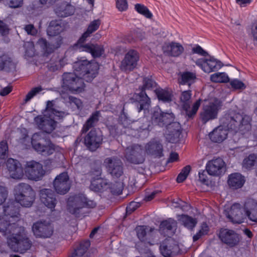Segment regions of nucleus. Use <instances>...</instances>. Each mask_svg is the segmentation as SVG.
Listing matches in <instances>:
<instances>
[{
    "label": "nucleus",
    "instance_id": "20",
    "mask_svg": "<svg viewBox=\"0 0 257 257\" xmlns=\"http://www.w3.org/2000/svg\"><path fill=\"white\" fill-rule=\"evenodd\" d=\"M195 63L204 72L208 73L216 71L222 66V64L220 61L213 57L209 59H198L196 61Z\"/></svg>",
    "mask_w": 257,
    "mask_h": 257
},
{
    "label": "nucleus",
    "instance_id": "58",
    "mask_svg": "<svg viewBox=\"0 0 257 257\" xmlns=\"http://www.w3.org/2000/svg\"><path fill=\"white\" fill-rule=\"evenodd\" d=\"M5 2L10 8H17L22 7L23 0H5Z\"/></svg>",
    "mask_w": 257,
    "mask_h": 257
},
{
    "label": "nucleus",
    "instance_id": "4",
    "mask_svg": "<svg viewBox=\"0 0 257 257\" xmlns=\"http://www.w3.org/2000/svg\"><path fill=\"white\" fill-rule=\"evenodd\" d=\"M100 24V22L99 20H94L89 24L86 31L79 38L75 46L79 52L90 53L94 58L99 57L102 55L104 49L102 46L89 43L83 44L86 38L99 28Z\"/></svg>",
    "mask_w": 257,
    "mask_h": 257
},
{
    "label": "nucleus",
    "instance_id": "60",
    "mask_svg": "<svg viewBox=\"0 0 257 257\" xmlns=\"http://www.w3.org/2000/svg\"><path fill=\"white\" fill-rule=\"evenodd\" d=\"M8 194L6 188L0 186V205L6 201L8 197Z\"/></svg>",
    "mask_w": 257,
    "mask_h": 257
},
{
    "label": "nucleus",
    "instance_id": "2",
    "mask_svg": "<svg viewBox=\"0 0 257 257\" xmlns=\"http://www.w3.org/2000/svg\"><path fill=\"white\" fill-rule=\"evenodd\" d=\"M65 112L56 110L53 102L48 101L45 114L36 116L34 121L40 130L50 134L56 127L57 122L54 119L63 118Z\"/></svg>",
    "mask_w": 257,
    "mask_h": 257
},
{
    "label": "nucleus",
    "instance_id": "42",
    "mask_svg": "<svg viewBox=\"0 0 257 257\" xmlns=\"http://www.w3.org/2000/svg\"><path fill=\"white\" fill-rule=\"evenodd\" d=\"M196 79V75L195 73L186 71L181 74L179 83L182 85L186 84L190 86L195 82Z\"/></svg>",
    "mask_w": 257,
    "mask_h": 257
},
{
    "label": "nucleus",
    "instance_id": "3",
    "mask_svg": "<svg viewBox=\"0 0 257 257\" xmlns=\"http://www.w3.org/2000/svg\"><path fill=\"white\" fill-rule=\"evenodd\" d=\"M221 121L231 130L238 132L241 134H244L251 130L252 117L245 113L241 114L229 111L221 117Z\"/></svg>",
    "mask_w": 257,
    "mask_h": 257
},
{
    "label": "nucleus",
    "instance_id": "52",
    "mask_svg": "<svg viewBox=\"0 0 257 257\" xmlns=\"http://www.w3.org/2000/svg\"><path fill=\"white\" fill-rule=\"evenodd\" d=\"M26 49L25 55L29 57H32L35 54V47L34 43L32 42H27L24 44Z\"/></svg>",
    "mask_w": 257,
    "mask_h": 257
},
{
    "label": "nucleus",
    "instance_id": "10",
    "mask_svg": "<svg viewBox=\"0 0 257 257\" xmlns=\"http://www.w3.org/2000/svg\"><path fill=\"white\" fill-rule=\"evenodd\" d=\"M81 76L72 73H65L62 76V86L73 93H79L84 91L85 84Z\"/></svg>",
    "mask_w": 257,
    "mask_h": 257
},
{
    "label": "nucleus",
    "instance_id": "41",
    "mask_svg": "<svg viewBox=\"0 0 257 257\" xmlns=\"http://www.w3.org/2000/svg\"><path fill=\"white\" fill-rule=\"evenodd\" d=\"M178 220L184 227L190 230H192L197 224V221L195 218L187 215H178Z\"/></svg>",
    "mask_w": 257,
    "mask_h": 257
},
{
    "label": "nucleus",
    "instance_id": "57",
    "mask_svg": "<svg viewBox=\"0 0 257 257\" xmlns=\"http://www.w3.org/2000/svg\"><path fill=\"white\" fill-rule=\"evenodd\" d=\"M191 52L192 54H197L203 56H206L208 54L207 52L198 44L193 46Z\"/></svg>",
    "mask_w": 257,
    "mask_h": 257
},
{
    "label": "nucleus",
    "instance_id": "22",
    "mask_svg": "<svg viewBox=\"0 0 257 257\" xmlns=\"http://www.w3.org/2000/svg\"><path fill=\"white\" fill-rule=\"evenodd\" d=\"M104 164L112 176L118 178L123 174L122 164L120 160L115 157L107 158L105 159Z\"/></svg>",
    "mask_w": 257,
    "mask_h": 257
},
{
    "label": "nucleus",
    "instance_id": "40",
    "mask_svg": "<svg viewBox=\"0 0 257 257\" xmlns=\"http://www.w3.org/2000/svg\"><path fill=\"white\" fill-rule=\"evenodd\" d=\"M173 240L171 238H167L163 241L160 246V250L161 254L165 257H171L172 250L174 246L171 244Z\"/></svg>",
    "mask_w": 257,
    "mask_h": 257
},
{
    "label": "nucleus",
    "instance_id": "5",
    "mask_svg": "<svg viewBox=\"0 0 257 257\" xmlns=\"http://www.w3.org/2000/svg\"><path fill=\"white\" fill-rule=\"evenodd\" d=\"M174 115L171 112H165L160 108H156L152 115V123L160 126H166L168 131L173 135H178L180 126L177 122H174Z\"/></svg>",
    "mask_w": 257,
    "mask_h": 257
},
{
    "label": "nucleus",
    "instance_id": "47",
    "mask_svg": "<svg viewBox=\"0 0 257 257\" xmlns=\"http://www.w3.org/2000/svg\"><path fill=\"white\" fill-rule=\"evenodd\" d=\"M13 66L11 59L7 55H4L0 57V69L9 70Z\"/></svg>",
    "mask_w": 257,
    "mask_h": 257
},
{
    "label": "nucleus",
    "instance_id": "43",
    "mask_svg": "<svg viewBox=\"0 0 257 257\" xmlns=\"http://www.w3.org/2000/svg\"><path fill=\"white\" fill-rule=\"evenodd\" d=\"M256 164H257V155L252 154L244 158L242 162V167L249 170Z\"/></svg>",
    "mask_w": 257,
    "mask_h": 257
},
{
    "label": "nucleus",
    "instance_id": "30",
    "mask_svg": "<svg viewBox=\"0 0 257 257\" xmlns=\"http://www.w3.org/2000/svg\"><path fill=\"white\" fill-rule=\"evenodd\" d=\"M177 227V221L174 219L169 218L161 222L159 231L164 236L171 237L175 233Z\"/></svg>",
    "mask_w": 257,
    "mask_h": 257
},
{
    "label": "nucleus",
    "instance_id": "56",
    "mask_svg": "<svg viewBox=\"0 0 257 257\" xmlns=\"http://www.w3.org/2000/svg\"><path fill=\"white\" fill-rule=\"evenodd\" d=\"M42 90L41 87H37L33 88L26 95L25 99L26 102L30 101L37 94L39 93Z\"/></svg>",
    "mask_w": 257,
    "mask_h": 257
},
{
    "label": "nucleus",
    "instance_id": "31",
    "mask_svg": "<svg viewBox=\"0 0 257 257\" xmlns=\"http://www.w3.org/2000/svg\"><path fill=\"white\" fill-rule=\"evenodd\" d=\"M243 210L244 215L252 221L257 222V201L252 199H247L244 203Z\"/></svg>",
    "mask_w": 257,
    "mask_h": 257
},
{
    "label": "nucleus",
    "instance_id": "19",
    "mask_svg": "<svg viewBox=\"0 0 257 257\" xmlns=\"http://www.w3.org/2000/svg\"><path fill=\"white\" fill-rule=\"evenodd\" d=\"M32 231L36 237L49 238L53 232L51 224L46 221H37L32 226Z\"/></svg>",
    "mask_w": 257,
    "mask_h": 257
},
{
    "label": "nucleus",
    "instance_id": "21",
    "mask_svg": "<svg viewBox=\"0 0 257 257\" xmlns=\"http://www.w3.org/2000/svg\"><path fill=\"white\" fill-rule=\"evenodd\" d=\"M40 136L37 133L34 134L32 137L31 144L34 149L43 156L52 154L55 150V145L51 142H49L46 145H43L37 142Z\"/></svg>",
    "mask_w": 257,
    "mask_h": 257
},
{
    "label": "nucleus",
    "instance_id": "64",
    "mask_svg": "<svg viewBox=\"0 0 257 257\" xmlns=\"http://www.w3.org/2000/svg\"><path fill=\"white\" fill-rule=\"evenodd\" d=\"M120 121L121 122V125L124 127H128L132 123L131 120L128 119L125 116L124 117L121 116Z\"/></svg>",
    "mask_w": 257,
    "mask_h": 257
},
{
    "label": "nucleus",
    "instance_id": "62",
    "mask_svg": "<svg viewBox=\"0 0 257 257\" xmlns=\"http://www.w3.org/2000/svg\"><path fill=\"white\" fill-rule=\"evenodd\" d=\"M139 207V204L136 202H132L126 208V211L128 213H131L132 212L135 211L137 208Z\"/></svg>",
    "mask_w": 257,
    "mask_h": 257
},
{
    "label": "nucleus",
    "instance_id": "27",
    "mask_svg": "<svg viewBox=\"0 0 257 257\" xmlns=\"http://www.w3.org/2000/svg\"><path fill=\"white\" fill-rule=\"evenodd\" d=\"M6 166L10 176L14 179H20L24 175L23 169L20 163L17 160L9 159Z\"/></svg>",
    "mask_w": 257,
    "mask_h": 257
},
{
    "label": "nucleus",
    "instance_id": "26",
    "mask_svg": "<svg viewBox=\"0 0 257 257\" xmlns=\"http://www.w3.org/2000/svg\"><path fill=\"white\" fill-rule=\"evenodd\" d=\"M219 238L222 242L230 246H234L238 244L239 237L238 234L232 230L221 229Z\"/></svg>",
    "mask_w": 257,
    "mask_h": 257
},
{
    "label": "nucleus",
    "instance_id": "36",
    "mask_svg": "<svg viewBox=\"0 0 257 257\" xmlns=\"http://www.w3.org/2000/svg\"><path fill=\"white\" fill-rule=\"evenodd\" d=\"M245 181L244 177L238 173L231 174L228 176V185L234 189L241 188L244 185Z\"/></svg>",
    "mask_w": 257,
    "mask_h": 257
},
{
    "label": "nucleus",
    "instance_id": "46",
    "mask_svg": "<svg viewBox=\"0 0 257 257\" xmlns=\"http://www.w3.org/2000/svg\"><path fill=\"white\" fill-rule=\"evenodd\" d=\"M135 9L139 14L143 15L147 18L151 19L153 17L152 13L144 5L137 4L135 6Z\"/></svg>",
    "mask_w": 257,
    "mask_h": 257
},
{
    "label": "nucleus",
    "instance_id": "24",
    "mask_svg": "<svg viewBox=\"0 0 257 257\" xmlns=\"http://www.w3.org/2000/svg\"><path fill=\"white\" fill-rule=\"evenodd\" d=\"M221 124L214 128L209 134V137L211 141L214 143H221L225 140L227 137L228 131L231 130L227 125H225L220 120Z\"/></svg>",
    "mask_w": 257,
    "mask_h": 257
},
{
    "label": "nucleus",
    "instance_id": "25",
    "mask_svg": "<svg viewBox=\"0 0 257 257\" xmlns=\"http://www.w3.org/2000/svg\"><path fill=\"white\" fill-rule=\"evenodd\" d=\"M17 201L10 200L4 206V216L19 222L20 221V206Z\"/></svg>",
    "mask_w": 257,
    "mask_h": 257
},
{
    "label": "nucleus",
    "instance_id": "39",
    "mask_svg": "<svg viewBox=\"0 0 257 257\" xmlns=\"http://www.w3.org/2000/svg\"><path fill=\"white\" fill-rule=\"evenodd\" d=\"M135 230L138 238L141 241H145L147 236L154 230V228L146 225H140L136 227Z\"/></svg>",
    "mask_w": 257,
    "mask_h": 257
},
{
    "label": "nucleus",
    "instance_id": "29",
    "mask_svg": "<svg viewBox=\"0 0 257 257\" xmlns=\"http://www.w3.org/2000/svg\"><path fill=\"white\" fill-rule=\"evenodd\" d=\"M241 205L237 203L233 204L227 214V217L234 223L240 224L243 222L244 214L242 213Z\"/></svg>",
    "mask_w": 257,
    "mask_h": 257
},
{
    "label": "nucleus",
    "instance_id": "61",
    "mask_svg": "<svg viewBox=\"0 0 257 257\" xmlns=\"http://www.w3.org/2000/svg\"><path fill=\"white\" fill-rule=\"evenodd\" d=\"M108 130L110 135L113 138L116 137L117 135L121 133V132L119 131L118 126L116 125L109 126Z\"/></svg>",
    "mask_w": 257,
    "mask_h": 257
},
{
    "label": "nucleus",
    "instance_id": "55",
    "mask_svg": "<svg viewBox=\"0 0 257 257\" xmlns=\"http://www.w3.org/2000/svg\"><path fill=\"white\" fill-rule=\"evenodd\" d=\"M231 87L234 89H244L245 88V84L240 80L234 79L230 82Z\"/></svg>",
    "mask_w": 257,
    "mask_h": 257
},
{
    "label": "nucleus",
    "instance_id": "49",
    "mask_svg": "<svg viewBox=\"0 0 257 257\" xmlns=\"http://www.w3.org/2000/svg\"><path fill=\"white\" fill-rule=\"evenodd\" d=\"M90 245V242L89 240H86L81 242L79 247L75 249L76 255H82L87 250Z\"/></svg>",
    "mask_w": 257,
    "mask_h": 257
},
{
    "label": "nucleus",
    "instance_id": "1",
    "mask_svg": "<svg viewBox=\"0 0 257 257\" xmlns=\"http://www.w3.org/2000/svg\"><path fill=\"white\" fill-rule=\"evenodd\" d=\"M10 218L0 216V232L4 235H8L7 243L10 248L15 252L21 253L29 250L32 242L28 237L24 227L20 225L18 221Z\"/></svg>",
    "mask_w": 257,
    "mask_h": 257
},
{
    "label": "nucleus",
    "instance_id": "16",
    "mask_svg": "<svg viewBox=\"0 0 257 257\" xmlns=\"http://www.w3.org/2000/svg\"><path fill=\"white\" fill-rule=\"evenodd\" d=\"M139 60L140 55L137 51L133 49L128 50L121 62L120 69L124 71L133 70L137 67Z\"/></svg>",
    "mask_w": 257,
    "mask_h": 257
},
{
    "label": "nucleus",
    "instance_id": "28",
    "mask_svg": "<svg viewBox=\"0 0 257 257\" xmlns=\"http://www.w3.org/2000/svg\"><path fill=\"white\" fill-rule=\"evenodd\" d=\"M40 195L41 202L53 211L57 203L54 191L50 189H43L40 191Z\"/></svg>",
    "mask_w": 257,
    "mask_h": 257
},
{
    "label": "nucleus",
    "instance_id": "44",
    "mask_svg": "<svg viewBox=\"0 0 257 257\" xmlns=\"http://www.w3.org/2000/svg\"><path fill=\"white\" fill-rule=\"evenodd\" d=\"M210 80L215 83H226L229 80L228 75L224 72H217L210 76Z\"/></svg>",
    "mask_w": 257,
    "mask_h": 257
},
{
    "label": "nucleus",
    "instance_id": "32",
    "mask_svg": "<svg viewBox=\"0 0 257 257\" xmlns=\"http://www.w3.org/2000/svg\"><path fill=\"white\" fill-rule=\"evenodd\" d=\"M54 10L58 17H67L72 15L75 12V9L71 4L64 2L57 4Z\"/></svg>",
    "mask_w": 257,
    "mask_h": 257
},
{
    "label": "nucleus",
    "instance_id": "11",
    "mask_svg": "<svg viewBox=\"0 0 257 257\" xmlns=\"http://www.w3.org/2000/svg\"><path fill=\"white\" fill-rule=\"evenodd\" d=\"M221 106V102L217 99H215L210 101L208 104L204 105L200 114L202 122L206 123L210 120L216 119Z\"/></svg>",
    "mask_w": 257,
    "mask_h": 257
},
{
    "label": "nucleus",
    "instance_id": "63",
    "mask_svg": "<svg viewBox=\"0 0 257 257\" xmlns=\"http://www.w3.org/2000/svg\"><path fill=\"white\" fill-rule=\"evenodd\" d=\"M199 179L203 183L206 184L208 182V177L205 173V171L199 172Z\"/></svg>",
    "mask_w": 257,
    "mask_h": 257
},
{
    "label": "nucleus",
    "instance_id": "9",
    "mask_svg": "<svg viewBox=\"0 0 257 257\" xmlns=\"http://www.w3.org/2000/svg\"><path fill=\"white\" fill-rule=\"evenodd\" d=\"M14 196L15 200L20 205L25 207H30L34 201L35 193L29 184L20 183L15 187Z\"/></svg>",
    "mask_w": 257,
    "mask_h": 257
},
{
    "label": "nucleus",
    "instance_id": "6",
    "mask_svg": "<svg viewBox=\"0 0 257 257\" xmlns=\"http://www.w3.org/2000/svg\"><path fill=\"white\" fill-rule=\"evenodd\" d=\"M96 206V203L88 199L84 194H78L71 195L67 201V210L76 217H79L83 214L82 209L84 208H93Z\"/></svg>",
    "mask_w": 257,
    "mask_h": 257
},
{
    "label": "nucleus",
    "instance_id": "59",
    "mask_svg": "<svg viewBox=\"0 0 257 257\" xmlns=\"http://www.w3.org/2000/svg\"><path fill=\"white\" fill-rule=\"evenodd\" d=\"M24 30L28 35L32 36H35L38 33L37 29L32 24L26 25Z\"/></svg>",
    "mask_w": 257,
    "mask_h": 257
},
{
    "label": "nucleus",
    "instance_id": "35",
    "mask_svg": "<svg viewBox=\"0 0 257 257\" xmlns=\"http://www.w3.org/2000/svg\"><path fill=\"white\" fill-rule=\"evenodd\" d=\"M65 28V24L62 20L52 21L47 29V33L50 36H57L63 32Z\"/></svg>",
    "mask_w": 257,
    "mask_h": 257
},
{
    "label": "nucleus",
    "instance_id": "37",
    "mask_svg": "<svg viewBox=\"0 0 257 257\" xmlns=\"http://www.w3.org/2000/svg\"><path fill=\"white\" fill-rule=\"evenodd\" d=\"M146 151L148 154L158 157H161L163 156V146L159 142H150L146 146Z\"/></svg>",
    "mask_w": 257,
    "mask_h": 257
},
{
    "label": "nucleus",
    "instance_id": "51",
    "mask_svg": "<svg viewBox=\"0 0 257 257\" xmlns=\"http://www.w3.org/2000/svg\"><path fill=\"white\" fill-rule=\"evenodd\" d=\"M191 170L189 165L184 167L178 175L176 181L178 183L183 182L187 177Z\"/></svg>",
    "mask_w": 257,
    "mask_h": 257
},
{
    "label": "nucleus",
    "instance_id": "23",
    "mask_svg": "<svg viewBox=\"0 0 257 257\" xmlns=\"http://www.w3.org/2000/svg\"><path fill=\"white\" fill-rule=\"evenodd\" d=\"M96 175L92 177L89 188L90 190L98 192L107 191L109 187V181L100 177L101 172L99 170L96 171Z\"/></svg>",
    "mask_w": 257,
    "mask_h": 257
},
{
    "label": "nucleus",
    "instance_id": "53",
    "mask_svg": "<svg viewBox=\"0 0 257 257\" xmlns=\"http://www.w3.org/2000/svg\"><path fill=\"white\" fill-rule=\"evenodd\" d=\"M249 32L254 44L257 45V20L253 21L250 25Z\"/></svg>",
    "mask_w": 257,
    "mask_h": 257
},
{
    "label": "nucleus",
    "instance_id": "45",
    "mask_svg": "<svg viewBox=\"0 0 257 257\" xmlns=\"http://www.w3.org/2000/svg\"><path fill=\"white\" fill-rule=\"evenodd\" d=\"M155 91L160 100L164 102H169L171 101V94L169 91L161 88L156 89Z\"/></svg>",
    "mask_w": 257,
    "mask_h": 257
},
{
    "label": "nucleus",
    "instance_id": "17",
    "mask_svg": "<svg viewBox=\"0 0 257 257\" xmlns=\"http://www.w3.org/2000/svg\"><path fill=\"white\" fill-rule=\"evenodd\" d=\"M143 149L139 145H134L127 147L125 151V158L130 163L139 164L145 160Z\"/></svg>",
    "mask_w": 257,
    "mask_h": 257
},
{
    "label": "nucleus",
    "instance_id": "50",
    "mask_svg": "<svg viewBox=\"0 0 257 257\" xmlns=\"http://www.w3.org/2000/svg\"><path fill=\"white\" fill-rule=\"evenodd\" d=\"M209 231V227L206 223L203 222L200 227V229L193 236V241H196L200 239L202 236L208 233Z\"/></svg>",
    "mask_w": 257,
    "mask_h": 257
},
{
    "label": "nucleus",
    "instance_id": "38",
    "mask_svg": "<svg viewBox=\"0 0 257 257\" xmlns=\"http://www.w3.org/2000/svg\"><path fill=\"white\" fill-rule=\"evenodd\" d=\"M100 116V113L99 111H96L92 113L83 125L81 131L82 133H86L90 128L93 127L98 122Z\"/></svg>",
    "mask_w": 257,
    "mask_h": 257
},
{
    "label": "nucleus",
    "instance_id": "54",
    "mask_svg": "<svg viewBox=\"0 0 257 257\" xmlns=\"http://www.w3.org/2000/svg\"><path fill=\"white\" fill-rule=\"evenodd\" d=\"M116 7L120 12L125 11L128 9V3L126 0H115Z\"/></svg>",
    "mask_w": 257,
    "mask_h": 257
},
{
    "label": "nucleus",
    "instance_id": "33",
    "mask_svg": "<svg viewBox=\"0 0 257 257\" xmlns=\"http://www.w3.org/2000/svg\"><path fill=\"white\" fill-rule=\"evenodd\" d=\"M163 50L167 55L178 57L183 53L184 48L179 43L171 42L165 44L163 47Z\"/></svg>",
    "mask_w": 257,
    "mask_h": 257
},
{
    "label": "nucleus",
    "instance_id": "12",
    "mask_svg": "<svg viewBox=\"0 0 257 257\" xmlns=\"http://www.w3.org/2000/svg\"><path fill=\"white\" fill-rule=\"evenodd\" d=\"M191 91L190 90L183 91L180 96V104L185 111L188 118L192 117L197 112L201 104V99L196 101L191 107Z\"/></svg>",
    "mask_w": 257,
    "mask_h": 257
},
{
    "label": "nucleus",
    "instance_id": "14",
    "mask_svg": "<svg viewBox=\"0 0 257 257\" xmlns=\"http://www.w3.org/2000/svg\"><path fill=\"white\" fill-rule=\"evenodd\" d=\"M205 170L208 174L211 176L220 177L226 171V164L222 159L214 158L207 162Z\"/></svg>",
    "mask_w": 257,
    "mask_h": 257
},
{
    "label": "nucleus",
    "instance_id": "13",
    "mask_svg": "<svg viewBox=\"0 0 257 257\" xmlns=\"http://www.w3.org/2000/svg\"><path fill=\"white\" fill-rule=\"evenodd\" d=\"M25 173L26 177L31 180L39 181L42 179L45 173L42 165L35 161L27 162Z\"/></svg>",
    "mask_w": 257,
    "mask_h": 257
},
{
    "label": "nucleus",
    "instance_id": "7",
    "mask_svg": "<svg viewBox=\"0 0 257 257\" xmlns=\"http://www.w3.org/2000/svg\"><path fill=\"white\" fill-rule=\"evenodd\" d=\"M157 83L151 77H145L143 79V85L139 88L140 92L134 94L132 102H138L140 106L138 107V111L142 110H148L151 103V99L146 92V90H155L157 89Z\"/></svg>",
    "mask_w": 257,
    "mask_h": 257
},
{
    "label": "nucleus",
    "instance_id": "8",
    "mask_svg": "<svg viewBox=\"0 0 257 257\" xmlns=\"http://www.w3.org/2000/svg\"><path fill=\"white\" fill-rule=\"evenodd\" d=\"M74 73L83 77L87 82L91 81L98 74L97 63H91L86 59L79 60L73 64Z\"/></svg>",
    "mask_w": 257,
    "mask_h": 257
},
{
    "label": "nucleus",
    "instance_id": "34",
    "mask_svg": "<svg viewBox=\"0 0 257 257\" xmlns=\"http://www.w3.org/2000/svg\"><path fill=\"white\" fill-rule=\"evenodd\" d=\"M62 43V38H59L55 45L49 43L45 39L40 38L38 41L37 44L42 50L44 54L47 55L53 52L55 49L59 48Z\"/></svg>",
    "mask_w": 257,
    "mask_h": 257
},
{
    "label": "nucleus",
    "instance_id": "48",
    "mask_svg": "<svg viewBox=\"0 0 257 257\" xmlns=\"http://www.w3.org/2000/svg\"><path fill=\"white\" fill-rule=\"evenodd\" d=\"M123 190V186L121 182H115L114 184H111L109 182V187L107 190L113 195H120L121 194Z\"/></svg>",
    "mask_w": 257,
    "mask_h": 257
},
{
    "label": "nucleus",
    "instance_id": "15",
    "mask_svg": "<svg viewBox=\"0 0 257 257\" xmlns=\"http://www.w3.org/2000/svg\"><path fill=\"white\" fill-rule=\"evenodd\" d=\"M53 185L57 193L60 195L66 194L71 187V182L67 172H64L58 175L53 181Z\"/></svg>",
    "mask_w": 257,
    "mask_h": 257
},
{
    "label": "nucleus",
    "instance_id": "18",
    "mask_svg": "<svg viewBox=\"0 0 257 257\" xmlns=\"http://www.w3.org/2000/svg\"><path fill=\"white\" fill-rule=\"evenodd\" d=\"M103 141L101 132L96 129L91 130L84 138V144L91 151L99 147Z\"/></svg>",
    "mask_w": 257,
    "mask_h": 257
}]
</instances>
